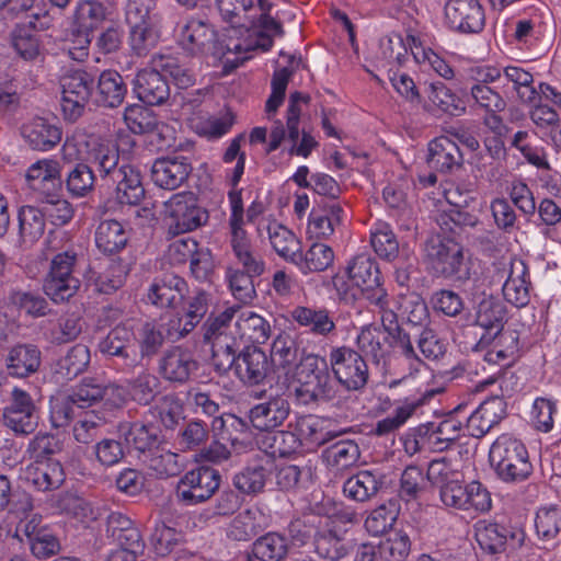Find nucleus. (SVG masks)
<instances>
[{
	"label": "nucleus",
	"instance_id": "1",
	"mask_svg": "<svg viewBox=\"0 0 561 561\" xmlns=\"http://www.w3.org/2000/svg\"><path fill=\"white\" fill-rule=\"evenodd\" d=\"M179 45L190 55H205L213 58V65L222 64L225 73H229L251 58L254 49L250 44L243 46L240 39L224 35L217 38L214 27L199 19H190L178 34Z\"/></svg>",
	"mask_w": 561,
	"mask_h": 561
},
{
	"label": "nucleus",
	"instance_id": "2",
	"mask_svg": "<svg viewBox=\"0 0 561 561\" xmlns=\"http://www.w3.org/2000/svg\"><path fill=\"white\" fill-rule=\"evenodd\" d=\"M489 460L496 478L516 485L527 481L534 473L525 444L510 433L500 435L491 445Z\"/></svg>",
	"mask_w": 561,
	"mask_h": 561
},
{
	"label": "nucleus",
	"instance_id": "3",
	"mask_svg": "<svg viewBox=\"0 0 561 561\" xmlns=\"http://www.w3.org/2000/svg\"><path fill=\"white\" fill-rule=\"evenodd\" d=\"M408 335L403 328H392L389 332L375 323L363 325L356 335L355 345L363 358L374 365H386L391 352L408 345Z\"/></svg>",
	"mask_w": 561,
	"mask_h": 561
},
{
	"label": "nucleus",
	"instance_id": "4",
	"mask_svg": "<svg viewBox=\"0 0 561 561\" xmlns=\"http://www.w3.org/2000/svg\"><path fill=\"white\" fill-rule=\"evenodd\" d=\"M239 310V306H230L220 312H211L202 325L203 342L211 346L215 364L240 350L233 322Z\"/></svg>",
	"mask_w": 561,
	"mask_h": 561
},
{
	"label": "nucleus",
	"instance_id": "5",
	"mask_svg": "<svg viewBox=\"0 0 561 561\" xmlns=\"http://www.w3.org/2000/svg\"><path fill=\"white\" fill-rule=\"evenodd\" d=\"M59 85L64 118L71 123L77 122L92 96L94 78L84 69H65L59 78Z\"/></svg>",
	"mask_w": 561,
	"mask_h": 561
},
{
	"label": "nucleus",
	"instance_id": "6",
	"mask_svg": "<svg viewBox=\"0 0 561 561\" xmlns=\"http://www.w3.org/2000/svg\"><path fill=\"white\" fill-rule=\"evenodd\" d=\"M439 499L447 508L474 514H485L492 508V496L480 481L463 483V477L439 490Z\"/></svg>",
	"mask_w": 561,
	"mask_h": 561
},
{
	"label": "nucleus",
	"instance_id": "7",
	"mask_svg": "<svg viewBox=\"0 0 561 561\" xmlns=\"http://www.w3.org/2000/svg\"><path fill=\"white\" fill-rule=\"evenodd\" d=\"M330 368L336 381L348 391L363 389L369 379L366 359L350 346H335L329 353Z\"/></svg>",
	"mask_w": 561,
	"mask_h": 561
},
{
	"label": "nucleus",
	"instance_id": "8",
	"mask_svg": "<svg viewBox=\"0 0 561 561\" xmlns=\"http://www.w3.org/2000/svg\"><path fill=\"white\" fill-rule=\"evenodd\" d=\"M218 369L232 368L244 385H261L271 370V363L263 350L255 345L244 346L239 354H230L215 364Z\"/></svg>",
	"mask_w": 561,
	"mask_h": 561
},
{
	"label": "nucleus",
	"instance_id": "9",
	"mask_svg": "<svg viewBox=\"0 0 561 561\" xmlns=\"http://www.w3.org/2000/svg\"><path fill=\"white\" fill-rule=\"evenodd\" d=\"M38 419V409L32 396L20 387H13L3 407V424L15 435L26 436L36 430Z\"/></svg>",
	"mask_w": 561,
	"mask_h": 561
},
{
	"label": "nucleus",
	"instance_id": "10",
	"mask_svg": "<svg viewBox=\"0 0 561 561\" xmlns=\"http://www.w3.org/2000/svg\"><path fill=\"white\" fill-rule=\"evenodd\" d=\"M165 216L170 219V229L174 233L193 231L204 225L208 214L203 209L192 192L173 194L165 203Z\"/></svg>",
	"mask_w": 561,
	"mask_h": 561
},
{
	"label": "nucleus",
	"instance_id": "11",
	"mask_svg": "<svg viewBox=\"0 0 561 561\" xmlns=\"http://www.w3.org/2000/svg\"><path fill=\"white\" fill-rule=\"evenodd\" d=\"M221 476L218 470L202 466L187 471L179 481L178 499L186 505L208 501L219 489Z\"/></svg>",
	"mask_w": 561,
	"mask_h": 561
},
{
	"label": "nucleus",
	"instance_id": "12",
	"mask_svg": "<svg viewBox=\"0 0 561 561\" xmlns=\"http://www.w3.org/2000/svg\"><path fill=\"white\" fill-rule=\"evenodd\" d=\"M329 366L324 357L313 353L304 354L295 366L298 380L307 387L306 392L312 400H331L334 397Z\"/></svg>",
	"mask_w": 561,
	"mask_h": 561
},
{
	"label": "nucleus",
	"instance_id": "13",
	"mask_svg": "<svg viewBox=\"0 0 561 561\" xmlns=\"http://www.w3.org/2000/svg\"><path fill=\"white\" fill-rule=\"evenodd\" d=\"M444 21L453 32L479 34L485 26V12L480 0H447Z\"/></svg>",
	"mask_w": 561,
	"mask_h": 561
},
{
	"label": "nucleus",
	"instance_id": "14",
	"mask_svg": "<svg viewBox=\"0 0 561 561\" xmlns=\"http://www.w3.org/2000/svg\"><path fill=\"white\" fill-rule=\"evenodd\" d=\"M213 296L204 289L194 290L183 304L182 312L168 323V336L180 340L188 335L202 322L211 305Z\"/></svg>",
	"mask_w": 561,
	"mask_h": 561
},
{
	"label": "nucleus",
	"instance_id": "15",
	"mask_svg": "<svg viewBox=\"0 0 561 561\" xmlns=\"http://www.w3.org/2000/svg\"><path fill=\"white\" fill-rule=\"evenodd\" d=\"M136 342L131 328L116 325L99 342L98 348L103 355L122 359L123 370L130 371L140 365Z\"/></svg>",
	"mask_w": 561,
	"mask_h": 561
},
{
	"label": "nucleus",
	"instance_id": "16",
	"mask_svg": "<svg viewBox=\"0 0 561 561\" xmlns=\"http://www.w3.org/2000/svg\"><path fill=\"white\" fill-rule=\"evenodd\" d=\"M462 430V422L449 416L439 422H428L417 427L414 439L415 449L443 451L458 437Z\"/></svg>",
	"mask_w": 561,
	"mask_h": 561
},
{
	"label": "nucleus",
	"instance_id": "17",
	"mask_svg": "<svg viewBox=\"0 0 561 561\" xmlns=\"http://www.w3.org/2000/svg\"><path fill=\"white\" fill-rule=\"evenodd\" d=\"M407 343L408 345L403 344L404 346L397 351L402 355L400 365L403 367V371L400 377L390 380L388 387L392 389L400 385L411 386L415 393L409 398H414L421 396L423 390L432 389L426 382L432 377V373L430 367L416 355L410 334Z\"/></svg>",
	"mask_w": 561,
	"mask_h": 561
},
{
	"label": "nucleus",
	"instance_id": "18",
	"mask_svg": "<svg viewBox=\"0 0 561 561\" xmlns=\"http://www.w3.org/2000/svg\"><path fill=\"white\" fill-rule=\"evenodd\" d=\"M346 535L347 529H340L332 522H318L312 541L314 553L325 561H341L353 551V543Z\"/></svg>",
	"mask_w": 561,
	"mask_h": 561
},
{
	"label": "nucleus",
	"instance_id": "19",
	"mask_svg": "<svg viewBox=\"0 0 561 561\" xmlns=\"http://www.w3.org/2000/svg\"><path fill=\"white\" fill-rule=\"evenodd\" d=\"M426 259L432 271L439 276L457 274L462 264V248L451 239H432L426 244Z\"/></svg>",
	"mask_w": 561,
	"mask_h": 561
},
{
	"label": "nucleus",
	"instance_id": "20",
	"mask_svg": "<svg viewBox=\"0 0 561 561\" xmlns=\"http://www.w3.org/2000/svg\"><path fill=\"white\" fill-rule=\"evenodd\" d=\"M188 291L184 278L175 274H163L153 278L147 290V300L161 309H174L183 302Z\"/></svg>",
	"mask_w": 561,
	"mask_h": 561
},
{
	"label": "nucleus",
	"instance_id": "21",
	"mask_svg": "<svg viewBox=\"0 0 561 561\" xmlns=\"http://www.w3.org/2000/svg\"><path fill=\"white\" fill-rule=\"evenodd\" d=\"M506 279L502 286L505 300L511 305L522 308L530 300V282L526 263L519 259L511 260L508 267H504L502 276Z\"/></svg>",
	"mask_w": 561,
	"mask_h": 561
},
{
	"label": "nucleus",
	"instance_id": "22",
	"mask_svg": "<svg viewBox=\"0 0 561 561\" xmlns=\"http://www.w3.org/2000/svg\"><path fill=\"white\" fill-rule=\"evenodd\" d=\"M273 474V461L259 458L250 461L232 478V485L243 495L256 496L265 491Z\"/></svg>",
	"mask_w": 561,
	"mask_h": 561
},
{
	"label": "nucleus",
	"instance_id": "23",
	"mask_svg": "<svg viewBox=\"0 0 561 561\" xmlns=\"http://www.w3.org/2000/svg\"><path fill=\"white\" fill-rule=\"evenodd\" d=\"M191 172L192 165L187 158L163 157L156 159L151 165V180L157 186L173 191L187 180Z\"/></svg>",
	"mask_w": 561,
	"mask_h": 561
},
{
	"label": "nucleus",
	"instance_id": "24",
	"mask_svg": "<svg viewBox=\"0 0 561 561\" xmlns=\"http://www.w3.org/2000/svg\"><path fill=\"white\" fill-rule=\"evenodd\" d=\"M290 314L298 325L314 336L330 339L336 335L334 312L325 307L297 306Z\"/></svg>",
	"mask_w": 561,
	"mask_h": 561
},
{
	"label": "nucleus",
	"instance_id": "25",
	"mask_svg": "<svg viewBox=\"0 0 561 561\" xmlns=\"http://www.w3.org/2000/svg\"><path fill=\"white\" fill-rule=\"evenodd\" d=\"M197 368L193 353L182 346L171 347L159 360V373L170 382L185 383Z\"/></svg>",
	"mask_w": 561,
	"mask_h": 561
},
{
	"label": "nucleus",
	"instance_id": "26",
	"mask_svg": "<svg viewBox=\"0 0 561 561\" xmlns=\"http://www.w3.org/2000/svg\"><path fill=\"white\" fill-rule=\"evenodd\" d=\"M506 416V402L501 397L484 400L467 417L466 428L470 436L480 438Z\"/></svg>",
	"mask_w": 561,
	"mask_h": 561
},
{
	"label": "nucleus",
	"instance_id": "27",
	"mask_svg": "<svg viewBox=\"0 0 561 561\" xmlns=\"http://www.w3.org/2000/svg\"><path fill=\"white\" fill-rule=\"evenodd\" d=\"M106 184L115 185V198L121 205L137 206L145 197L141 174L133 165L122 164Z\"/></svg>",
	"mask_w": 561,
	"mask_h": 561
},
{
	"label": "nucleus",
	"instance_id": "28",
	"mask_svg": "<svg viewBox=\"0 0 561 561\" xmlns=\"http://www.w3.org/2000/svg\"><path fill=\"white\" fill-rule=\"evenodd\" d=\"M425 94L423 108L433 115L460 116L466 112L462 99L442 81L430 82Z\"/></svg>",
	"mask_w": 561,
	"mask_h": 561
},
{
	"label": "nucleus",
	"instance_id": "29",
	"mask_svg": "<svg viewBox=\"0 0 561 561\" xmlns=\"http://www.w3.org/2000/svg\"><path fill=\"white\" fill-rule=\"evenodd\" d=\"M137 98L148 105H162L170 98V85L164 76L156 67L140 70L134 80Z\"/></svg>",
	"mask_w": 561,
	"mask_h": 561
},
{
	"label": "nucleus",
	"instance_id": "30",
	"mask_svg": "<svg viewBox=\"0 0 561 561\" xmlns=\"http://www.w3.org/2000/svg\"><path fill=\"white\" fill-rule=\"evenodd\" d=\"M438 392V389H425L419 397L405 398L402 403L394 409L392 414L376 423L375 433L379 436H383L396 432L405 424L419 408L427 404Z\"/></svg>",
	"mask_w": 561,
	"mask_h": 561
},
{
	"label": "nucleus",
	"instance_id": "31",
	"mask_svg": "<svg viewBox=\"0 0 561 561\" xmlns=\"http://www.w3.org/2000/svg\"><path fill=\"white\" fill-rule=\"evenodd\" d=\"M529 117L535 135L557 152L561 151V117L558 112L547 104H538L529 112Z\"/></svg>",
	"mask_w": 561,
	"mask_h": 561
},
{
	"label": "nucleus",
	"instance_id": "32",
	"mask_svg": "<svg viewBox=\"0 0 561 561\" xmlns=\"http://www.w3.org/2000/svg\"><path fill=\"white\" fill-rule=\"evenodd\" d=\"M290 412V404L283 396H276L268 401L259 403L250 410L252 425L266 433L284 423Z\"/></svg>",
	"mask_w": 561,
	"mask_h": 561
},
{
	"label": "nucleus",
	"instance_id": "33",
	"mask_svg": "<svg viewBox=\"0 0 561 561\" xmlns=\"http://www.w3.org/2000/svg\"><path fill=\"white\" fill-rule=\"evenodd\" d=\"M42 363V352L31 343L12 346L5 356L8 374L16 378H25L35 374Z\"/></svg>",
	"mask_w": 561,
	"mask_h": 561
},
{
	"label": "nucleus",
	"instance_id": "34",
	"mask_svg": "<svg viewBox=\"0 0 561 561\" xmlns=\"http://www.w3.org/2000/svg\"><path fill=\"white\" fill-rule=\"evenodd\" d=\"M263 231L267 232L270 243L279 256L290 263L296 261L300 243L288 228L275 220H262L257 225V232L262 236Z\"/></svg>",
	"mask_w": 561,
	"mask_h": 561
},
{
	"label": "nucleus",
	"instance_id": "35",
	"mask_svg": "<svg viewBox=\"0 0 561 561\" xmlns=\"http://www.w3.org/2000/svg\"><path fill=\"white\" fill-rule=\"evenodd\" d=\"M462 156L457 144L447 136H440L428 144L427 164L440 173H448L461 164Z\"/></svg>",
	"mask_w": 561,
	"mask_h": 561
},
{
	"label": "nucleus",
	"instance_id": "36",
	"mask_svg": "<svg viewBox=\"0 0 561 561\" xmlns=\"http://www.w3.org/2000/svg\"><path fill=\"white\" fill-rule=\"evenodd\" d=\"M25 480L38 491L58 489L65 481V472L58 460L33 461L25 468Z\"/></svg>",
	"mask_w": 561,
	"mask_h": 561
},
{
	"label": "nucleus",
	"instance_id": "37",
	"mask_svg": "<svg viewBox=\"0 0 561 561\" xmlns=\"http://www.w3.org/2000/svg\"><path fill=\"white\" fill-rule=\"evenodd\" d=\"M24 140L35 150L47 151L61 140V129L49 121L36 117L21 128Z\"/></svg>",
	"mask_w": 561,
	"mask_h": 561
},
{
	"label": "nucleus",
	"instance_id": "38",
	"mask_svg": "<svg viewBox=\"0 0 561 561\" xmlns=\"http://www.w3.org/2000/svg\"><path fill=\"white\" fill-rule=\"evenodd\" d=\"M87 164L95 169L105 183L119 170V152L115 145L101 137L92 141Z\"/></svg>",
	"mask_w": 561,
	"mask_h": 561
},
{
	"label": "nucleus",
	"instance_id": "39",
	"mask_svg": "<svg viewBox=\"0 0 561 561\" xmlns=\"http://www.w3.org/2000/svg\"><path fill=\"white\" fill-rule=\"evenodd\" d=\"M230 247L241 272L260 276L264 273L265 262L261 254L253 249L247 231L231 232Z\"/></svg>",
	"mask_w": 561,
	"mask_h": 561
},
{
	"label": "nucleus",
	"instance_id": "40",
	"mask_svg": "<svg viewBox=\"0 0 561 561\" xmlns=\"http://www.w3.org/2000/svg\"><path fill=\"white\" fill-rule=\"evenodd\" d=\"M25 178L32 190L49 196L60 186V165L53 159L38 160L27 169Z\"/></svg>",
	"mask_w": 561,
	"mask_h": 561
},
{
	"label": "nucleus",
	"instance_id": "41",
	"mask_svg": "<svg viewBox=\"0 0 561 561\" xmlns=\"http://www.w3.org/2000/svg\"><path fill=\"white\" fill-rule=\"evenodd\" d=\"M474 529L480 548L490 554L503 552L508 538H515V534L507 527L494 522L479 520Z\"/></svg>",
	"mask_w": 561,
	"mask_h": 561
},
{
	"label": "nucleus",
	"instance_id": "42",
	"mask_svg": "<svg viewBox=\"0 0 561 561\" xmlns=\"http://www.w3.org/2000/svg\"><path fill=\"white\" fill-rule=\"evenodd\" d=\"M126 92L123 77L117 71L105 70L99 77L94 102L105 107H116L124 101Z\"/></svg>",
	"mask_w": 561,
	"mask_h": 561
},
{
	"label": "nucleus",
	"instance_id": "43",
	"mask_svg": "<svg viewBox=\"0 0 561 561\" xmlns=\"http://www.w3.org/2000/svg\"><path fill=\"white\" fill-rule=\"evenodd\" d=\"M343 209L337 203L327 205L322 209H312L308 217L307 233L309 238L325 239L333 234L341 224Z\"/></svg>",
	"mask_w": 561,
	"mask_h": 561
},
{
	"label": "nucleus",
	"instance_id": "44",
	"mask_svg": "<svg viewBox=\"0 0 561 561\" xmlns=\"http://www.w3.org/2000/svg\"><path fill=\"white\" fill-rule=\"evenodd\" d=\"M141 460L148 469L160 479L175 477L185 467V461L182 456L160 446H157L146 455L145 458H141Z\"/></svg>",
	"mask_w": 561,
	"mask_h": 561
},
{
	"label": "nucleus",
	"instance_id": "45",
	"mask_svg": "<svg viewBox=\"0 0 561 561\" xmlns=\"http://www.w3.org/2000/svg\"><path fill=\"white\" fill-rule=\"evenodd\" d=\"M129 233L117 220H103L95 231L96 248L104 254L121 252L127 245Z\"/></svg>",
	"mask_w": 561,
	"mask_h": 561
},
{
	"label": "nucleus",
	"instance_id": "46",
	"mask_svg": "<svg viewBox=\"0 0 561 561\" xmlns=\"http://www.w3.org/2000/svg\"><path fill=\"white\" fill-rule=\"evenodd\" d=\"M234 329L240 344L242 341L264 344L271 334L270 323L253 311L241 312L234 321Z\"/></svg>",
	"mask_w": 561,
	"mask_h": 561
},
{
	"label": "nucleus",
	"instance_id": "47",
	"mask_svg": "<svg viewBox=\"0 0 561 561\" xmlns=\"http://www.w3.org/2000/svg\"><path fill=\"white\" fill-rule=\"evenodd\" d=\"M19 241L24 248L32 247L45 231V214L34 206H23L19 210Z\"/></svg>",
	"mask_w": 561,
	"mask_h": 561
},
{
	"label": "nucleus",
	"instance_id": "48",
	"mask_svg": "<svg viewBox=\"0 0 561 561\" xmlns=\"http://www.w3.org/2000/svg\"><path fill=\"white\" fill-rule=\"evenodd\" d=\"M260 448L272 457H289L301 447V438L293 431H276L263 434Z\"/></svg>",
	"mask_w": 561,
	"mask_h": 561
},
{
	"label": "nucleus",
	"instance_id": "49",
	"mask_svg": "<svg viewBox=\"0 0 561 561\" xmlns=\"http://www.w3.org/2000/svg\"><path fill=\"white\" fill-rule=\"evenodd\" d=\"M505 307L493 296L483 297L477 305L476 324L483 330L482 333L496 334L504 327Z\"/></svg>",
	"mask_w": 561,
	"mask_h": 561
},
{
	"label": "nucleus",
	"instance_id": "50",
	"mask_svg": "<svg viewBox=\"0 0 561 561\" xmlns=\"http://www.w3.org/2000/svg\"><path fill=\"white\" fill-rule=\"evenodd\" d=\"M263 513L259 508H248L239 513L227 528L228 538L237 541H249L263 528Z\"/></svg>",
	"mask_w": 561,
	"mask_h": 561
},
{
	"label": "nucleus",
	"instance_id": "51",
	"mask_svg": "<svg viewBox=\"0 0 561 561\" xmlns=\"http://www.w3.org/2000/svg\"><path fill=\"white\" fill-rule=\"evenodd\" d=\"M295 264L302 274L323 272L334 262V252L324 243L314 242L302 253L298 252Z\"/></svg>",
	"mask_w": 561,
	"mask_h": 561
},
{
	"label": "nucleus",
	"instance_id": "52",
	"mask_svg": "<svg viewBox=\"0 0 561 561\" xmlns=\"http://www.w3.org/2000/svg\"><path fill=\"white\" fill-rule=\"evenodd\" d=\"M127 445L146 457L158 445L157 428L152 425H146L141 422L128 423L121 426Z\"/></svg>",
	"mask_w": 561,
	"mask_h": 561
},
{
	"label": "nucleus",
	"instance_id": "53",
	"mask_svg": "<svg viewBox=\"0 0 561 561\" xmlns=\"http://www.w3.org/2000/svg\"><path fill=\"white\" fill-rule=\"evenodd\" d=\"M271 368L282 369L285 374L291 371L298 362V346L296 341L287 333L278 334L272 343Z\"/></svg>",
	"mask_w": 561,
	"mask_h": 561
},
{
	"label": "nucleus",
	"instance_id": "54",
	"mask_svg": "<svg viewBox=\"0 0 561 561\" xmlns=\"http://www.w3.org/2000/svg\"><path fill=\"white\" fill-rule=\"evenodd\" d=\"M381 485L380 478L369 470H363L348 478L343 484L344 494L357 502H365L376 495Z\"/></svg>",
	"mask_w": 561,
	"mask_h": 561
},
{
	"label": "nucleus",
	"instance_id": "55",
	"mask_svg": "<svg viewBox=\"0 0 561 561\" xmlns=\"http://www.w3.org/2000/svg\"><path fill=\"white\" fill-rule=\"evenodd\" d=\"M90 359L89 347L83 344H76L57 360L55 374L64 379L71 380L87 369Z\"/></svg>",
	"mask_w": 561,
	"mask_h": 561
},
{
	"label": "nucleus",
	"instance_id": "56",
	"mask_svg": "<svg viewBox=\"0 0 561 561\" xmlns=\"http://www.w3.org/2000/svg\"><path fill=\"white\" fill-rule=\"evenodd\" d=\"M283 57L287 58L288 65L275 70L273 73L271 82L272 92L265 104V111L268 118H271V116L274 115L283 104L287 84L295 71V64H298L296 58L291 55H284Z\"/></svg>",
	"mask_w": 561,
	"mask_h": 561
},
{
	"label": "nucleus",
	"instance_id": "57",
	"mask_svg": "<svg viewBox=\"0 0 561 561\" xmlns=\"http://www.w3.org/2000/svg\"><path fill=\"white\" fill-rule=\"evenodd\" d=\"M346 274L357 288H364L377 284L380 279V272L374 259L366 253L354 256L347 267Z\"/></svg>",
	"mask_w": 561,
	"mask_h": 561
},
{
	"label": "nucleus",
	"instance_id": "58",
	"mask_svg": "<svg viewBox=\"0 0 561 561\" xmlns=\"http://www.w3.org/2000/svg\"><path fill=\"white\" fill-rule=\"evenodd\" d=\"M502 76L506 81L513 84L518 100L524 104H533L539 98L538 91L534 85V76L519 66H506L502 70Z\"/></svg>",
	"mask_w": 561,
	"mask_h": 561
},
{
	"label": "nucleus",
	"instance_id": "59",
	"mask_svg": "<svg viewBox=\"0 0 561 561\" xmlns=\"http://www.w3.org/2000/svg\"><path fill=\"white\" fill-rule=\"evenodd\" d=\"M126 386L128 397L144 405L151 403L160 391L159 378L149 370H142L136 377L128 379Z\"/></svg>",
	"mask_w": 561,
	"mask_h": 561
},
{
	"label": "nucleus",
	"instance_id": "60",
	"mask_svg": "<svg viewBox=\"0 0 561 561\" xmlns=\"http://www.w3.org/2000/svg\"><path fill=\"white\" fill-rule=\"evenodd\" d=\"M252 551L261 561H280L288 553L287 538L279 533H267L254 541Z\"/></svg>",
	"mask_w": 561,
	"mask_h": 561
},
{
	"label": "nucleus",
	"instance_id": "61",
	"mask_svg": "<svg viewBox=\"0 0 561 561\" xmlns=\"http://www.w3.org/2000/svg\"><path fill=\"white\" fill-rule=\"evenodd\" d=\"M535 528L539 539L551 541L561 538V507L546 505L538 508L535 516Z\"/></svg>",
	"mask_w": 561,
	"mask_h": 561
},
{
	"label": "nucleus",
	"instance_id": "62",
	"mask_svg": "<svg viewBox=\"0 0 561 561\" xmlns=\"http://www.w3.org/2000/svg\"><path fill=\"white\" fill-rule=\"evenodd\" d=\"M359 455L358 445L346 439L328 446L322 453V458L329 467L345 469L353 466L358 460Z\"/></svg>",
	"mask_w": 561,
	"mask_h": 561
},
{
	"label": "nucleus",
	"instance_id": "63",
	"mask_svg": "<svg viewBox=\"0 0 561 561\" xmlns=\"http://www.w3.org/2000/svg\"><path fill=\"white\" fill-rule=\"evenodd\" d=\"M106 8L98 0H84L78 3L75 24L79 31L93 33L106 19Z\"/></svg>",
	"mask_w": 561,
	"mask_h": 561
},
{
	"label": "nucleus",
	"instance_id": "64",
	"mask_svg": "<svg viewBox=\"0 0 561 561\" xmlns=\"http://www.w3.org/2000/svg\"><path fill=\"white\" fill-rule=\"evenodd\" d=\"M152 65L160 71L170 76L174 84L180 89H186L195 83V73L181 64L180 60L171 55H156L152 58Z\"/></svg>",
	"mask_w": 561,
	"mask_h": 561
}]
</instances>
